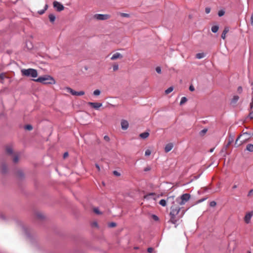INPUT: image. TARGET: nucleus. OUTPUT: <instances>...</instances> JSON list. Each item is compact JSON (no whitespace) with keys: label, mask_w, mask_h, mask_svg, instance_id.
Returning <instances> with one entry per match:
<instances>
[{"label":"nucleus","mask_w":253,"mask_h":253,"mask_svg":"<svg viewBox=\"0 0 253 253\" xmlns=\"http://www.w3.org/2000/svg\"><path fill=\"white\" fill-rule=\"evenodd\" d=\"M108 226L109 227H115L116 226V223L115 222H110L108 224Z\"/></svg>","instance_id":"obj_34"},{"label":"nucleus","mask_w":253,"mask_h":253,"mask_svg":"<svg viewBox=\"0 0 253 253\" xmlns=\"http://www.w3.org/2000/svg\"><path fill=\"white\" fill-rule=\"evenodd\" d=\"M53 5L57 11H61L64 9V6L61 3L57 1H54L53 3Z\"/></svg>","instance_id":"obj_10"},{"label":"nucleus","mask_w":253,"mask_h":253,"mask_svg":"<svg viewBox=\"0 0 253 253\" xmlns=\"http://www.w3.org/2000/svg\"><path fill=\"white\" fill-rule=\"evenodd\" d=\"M93 17L98 20H105L109 19L111 16L109 14H96L93 16Z\"/></svg>","instance_id":"obj_7"},{"label":"nucleus","mask_w":253,"mask_h":253,"mask_svg":"<svg viewBox=\"0 0 253 253\" xmlns=\"http://www.w3.org/2000/svg\"><path fill=\"white\" fill-rule=\"evenodd\" d=\"M47 7H48V5L47 4H46L45 5V8H44V9H43V10H41L40 11H39L38 12V13L40 14H42L44 13L45 11L47 9Z\"/></svg>","instance_id":"obj_31"},{"label":"nucleus","mask_w":253,"mask_h":253,"mask_svg":"<svg viewBox=\"0 0 253 253\" xmlns=\"http://www.w3.org/2000/svg\"><path fill=\"white\" fill-rule=\"evenodd\" d=\"M239 97L238 96H235L233 98V100L234 101H237L238 100Z\"/></svg>","instance_id":"obj_47"},{"label":"nucleus","mask_w":253,"mask_h":253,"mask_svg":"<svg viewBox=\"0 0 253 253\" xmlns=\"http://www.w3.org/2000/svg\"><path fill=\"white\" fill-rule=\"evenodd\" d=\"M87 104L89 105L92 108L95 109H98L100 107H101L102 106V104L101 103H98V102H89L87 103Z\"/></svg>","instance_id":"obj_11"},{"label":"nucleus","mask_w":253,"mask_h":253,"mask_svg":"<svg viewBox=\"0 0 253 253\" xmlns=\"http://www.w3.org/2000/svg\"><path fill=\"white\" fill-rule=\"evenodd\" d=\"M153 217H154V219L155 220H158V217L156 215H153Z\"/></svg>","instance_id":"obj_56"},{"label":"nucleus","mask_w":253,"mask_h":253,"mask_svg":"<svg viewBox=\"0 0 253 253\" xmlns=\"http://www.w3.org/2000/svg\"><path fill=\"white\" fill-rule=\"evenodd\" d=\"M63 89L66 90L67 92L70 93L73 95L81 96L85 94V92L84 91H76L69 87H65Z\"/></svg>","instance_id":"obj_6"},{"label":"nucleus","mask_w":253,"mask_h":253,"mask_svg":"<svg viewBox=\"0 0 253 253\" xmlns=\"http://www.w3.org/2000/svg\"><path fill=\"white\" fill-rule=\"evenodd\" d=\"M104 139L105 140L107 141H109V140H110V138L109 137L107 136V135H105L104 137Z\"/></svg>","instance_id":"obj_46"},{"label":"nucleus","mask_w":253,"mask_h":253,"mask_svg":"<svg viewBox=\"0 0 253 253\" xmlns=\"http://www.w3.org/2000/svg\"><path fill=\"white\" fill-rule=\"evenodd\" d=\"M248 253H251V252L250 251H248Z\"/></svg>","instance_id":"obj_59"},{"label":"nucleus","mask_w":253,"mask_h":253,"mask_svg":"<svg viewBox=\"0 0 253 253\" xmlns=\"http://www.w3.org/2000/svg\"><path fill=\"white\" fill-rule=\"evenodd\" d=\"M24 127L25 129L28 130H31L33 129V126L31 125H26Z\"/></svg>","instance_id":"obj_30"},{"label":"nucleus","mask_w":253,"mask_h":253,"mask_svg":"<svg viewBox=\"0 0 253 253\" xmlns=\"http://www.w3.org/2000/svg\"><path fill=\"white\" fill-rule=\"evenodd\" d=\"M93 211L96 214H101V213L99 211V210L98 209H97V208H94L93 209Z\"/></svg>","instance_id":"obj_40"},{"label":"nucleus","mask_w":253,"mask_h":253,"mask_svg":"<svg viewBox=\"0 0 253 253\" xmlns=\"http://www.w3.org/2000/svg\"><path fill=\"white\" fill-rule=\"evenodd\" d=\"M253 189L250 190L248 194V196H251L252 195V194H253Z\"/></svg>","instance_id":"obj_45"},{"label":"nucleus","mask_w":253,"mask_h":253,"mask_svg":"<svg viewBox=\"0 0 253 253\" xmlns=\"http://www.w3.org/2000/svg\"><path fill=\"white\" fill-rule=\"evenodd\" d=\"M211 11V8L210 7H206L205 9V12L207 14H208Z\"/></svg>","instance_id":"obj_43"},{"label":"nucleus","mask_w":253,"mask_h":253,"mask_svg":"<svg viewBox=\"0 0 253 253\" xmlns=\"http://www.w3.org/2000/svg\"><path fill=\"white\" fill-rule=\"evenodd\" d=\"M113 173H114V174L115 175H117V176H120V173L118 172L117 171H114Z\"/></svg>","instance_id":"obj_48"},{"label":"nucleus","mask_w":253,"mask_h":253,"mask_svg":"<svg viewBox=\"0 0 253 253\" xmlns=\"http://www.w3.org/2000/svg\"><path fill=\"white\" fill-rule=\"evenodd\" d=\"M173 90V87L172 86H170L169 87L167 90H165V93L166 94H168L171 92H172Z\"/></svg>","instance_id":"obj_26"},{"label":"nucleus","mask_w":253,"mask_h":253,"mask_svg":"<svg viewBox=\"0 0 253 253\" xmlns=\"http://www.w3.org/2000/svg\"><path fill=\"white\" fill-rule=\"evenodd\" d=\"M16 175L20 178H22L24 175L23 172L20 170L17 171Z\"/></svg>","instance_id":"obj_25"},{"label":"nucleus","mask_w":253,"mask_h":253,"mask_svg":"<svg viewBox=\"0 0 253 253\" xmlns=\"http://www.w3.org/2000/svg\"><path fill=\"white\" fill-rule=\"evenodd\" d=\"M242 91V88L241 87V86H239L238 88V91L239 92V93H241Z\"/></svg>","instance_id":"obj_51"},{"label":"nucleus","mask_w":253,"mask_h":253,"mask_svg":"<svg viewBox=\"0 0 253 253\" xmlns=\"http://www.w3.org/2000/svg\"><path fill=\"white\" fill-rule=\"evenodd\" d=\"M207 129H204L203 130H202L200 132V134L201 135V136H203L207 132Z\"/></svg>","instance_id":"obj_33"},{"label":"nucleus","mask_w":253,"mask_h":253,"mask_svg":"<svg viewBox=\"0 0 253 253\" xmlns=\"http://www.w3.org/2000/svg\"><path fill=\"white\" fill-rule=\"evenodd\" d=\"M216 203L215 201H211L210 204V206L211 207H215L216 206Z\"/></svg>","instance_id":"obj_39"},{"label":"nucleus","mask_w":253,"mask_h":253,"mask_svg":"<svg viewBox=\"0 0 253 253\" xmlns=\"http://www.w3.org/2000/svg\"><path fill=\"white\" fill-rule=\"evenodd\" d=\"M123 57V55L121 53L119 52H116L115 54H114L111 57V60H115L118 59H122Z\"/></svg>","instance_id":"obj_12"},{"label":"nucleus","mask_w":253,"mask_h":253,"mask_svg":"<svg viewBox=\"0 0 253 253\" xmlns=\"http://www.w3.org/2000/svg\"><path fill=\"white\" fill-rule=\"evenodd\" d=\"M187 101V99L185 97H182L181 99V101L180 102V104L182 105Z\"/></svg>","instance_id":"obj_28"},{"label":"nucleus","mask_w":253,"mask_h":253,"mask_svg":"<svg viewBox=\"0 0 253 253\" xmlns=\"http://www.w3.org/2000/svg\"><path fill=\"white\" fill-rule=\"evenodd\" d=\"M253 216V211H250L247 212L244 218V220L246 224H249L251 222V220Z\"/></svg>","instance_id":"obj_8"},{"label":"nucleus","mask_w":253,"mask_h":253,"mask_svg":"<svg viewBox=\"0 0 253 253\" xmlns=\"http://www.w3.org/2000/svg\"><path fill=\"white\" fill-rule=\"evenodd\" d=\"M251 22L252 25H253V13L252 14L251 17Z\"/></svg>","instance_id":"obj_49"},{"label":"nucleus","mask_w":253,"mask_h":253,"mask_svg":"<svg viewBox=\"0 0 253 253\" xmlns=\"http://www.w3.org/2000/svg\"><path fill=\"white\" fill-rule=\"evenodd\" d=\"M190 198V195L189 194H184L181 196L180 199H176V202L180 205H183Z\"/></svg>","instance_id":"obj_5"},{"label":"nucleus","mask_w":253,"mask_h":253,"mask_svg":"<svg viewBox=\"0 0 253 253\" xmlns=\"http://www.w3.org/2000/svg\"><path fill=\"white\" fill-rule=\"evenodd\" d=\"M5 150L7 154L12 156V161L14 163H17L19 162L20 156V153H13L12 148L10 146H7Z\"/></svg>","instance_id":"obj_3"},{"label":"nucleus","mask_w":253,"mask_h":253,"mask_svg":"<svg viewBox=\"0 0 253 253\" xmlns=\"http://www.w3.org/2000/svg\"><path fill=\"white\" fill-rule=\"evenodd\" d=\"M173 199V197H168L167 198V201L164 200V199H162L161 200H160V201L159 202V204L163 207H165L166 205H167V202H169L171 199Z\"/></svg>","instance_id":"obj_14"},{"label":"nucleus","mask_w":253,"mask_h":253,"mask_svg":"<svg viewBox=\"0 0 253 253\" xmlns=\"http://www.w3.org/2000/svg\"><path fill=\"white\" fill-rule=\"evenodd\" d=\"M229 32V28L227 27L224 28V30L221 34V38L223 39H225L226 38V35Z\"/></svg>","instance_id":"obj_18"},{"label":"nucleus","mask_w":253,"mask_h":253,"mask_svg":"<svg viewBox=\"0 0 253 253\" xmlns=\"http://www.w3.org/2000/svg\"><path fill=\"white\" fill-rule=\"evenodd\" d=\"M156 71L158 74L161 73V69L160 67H156Z\"/></svg>","instance_id":"obj_41"},{"label":"nucleus","mask_w":253,"mask_h":253,"mask_svg":"<svg viewBox=\"0 0 253 253\" xmlns=\"http://www.w3.org/2000/svg\"><path fill=\"white\" fill-rule=\"evenodd\" d=\"M154 251V249L153 248L150 247L147 249V252L149 253H152Z\"/></svg>","instance_id":"obj_42"},{"label":"nucleus","mask_w":253,"mask_h":253,"mask_svg":"<svg viewBox=\"0 0 253 253\" xmlns=\"http://www.w3.org/2000/svg\"><path fill=\"white\" fill-rule=\"evenodd\" d=\"M48 18L49 19L50 21L52 23L54 22L55 20V16L53 14H49L48 16Z\"/></svg>","instance_id":"obj_22"},{"label":"nucleus","mask_w":253,"mask_h":253,"mask_svg":"<svg viewBox=\"0 0 253 253\" xmlns=\"http://www.w3.org/2000/svg\"><path fill=\"white\" fill-rule=\"evenodd\" d=\"M225 12L223 10H220L218 11V15L219 16L221 17L224 14Z\"/></svg>","instance_id":"obj_38"},{"label":"nucleus","mask_w":253,"mask_h":253,"mask_svg":"<svg viewBox=\"0 0 253 253\" xmlns=\"http://www.w3.org/2000/svg\"><path fill=\"white\" fill-rule=\"evenodd\" d=\"M120 14L122 17H129V15L127 13H120Z\"/></svg>","instance_id":"obj_35"},{"label":"nucleus","mask_w":253,"mask_h":253,"mask_svg":"<svg viewBox=\"0 0 253 253\" xmlns=\"http://www.w3.org/2000/svg\"><path fill=\"white\" fill-rule=\"evenodd\" d=\"M36 82L42 83L43 84H55V81L54 79L50 76L45 75L43 77H40L37 79L33 80Z\"/></svg>","instance_id":"obj_2"},{"label":"nucleus","mask_w":253,"mask_h":253,"mask_svg":"<svg viewBox=\"0 0 253 253\" xmlns=\"http://www.w3.org/2000/svg\"><path fill=\"white\" fill-rule=\"evenodd\" d=\"M35 217H36V218H37L38 219H42L43 218L44 215L42 214V213H41L40 212H37L35 213Z\"/></svg>","instance_id":"obj_19"},{"label":"nucleus","mask_w":253,"mask_h":253,"mask_svg":"<svg viewBox=\"0 0 253 253\" xmlns=\"http://www.w3.org/2000/svg\"><path fill=\"white\" fill-rule=\"evenodd\" d=\"M100 93L101 91L99 89H96L93 92V95L95 96H98L100 94Z\"/></svg>","instance_id":"obj_29"},{"label":"nucleus","mask_w":253,"mask_h":253,"mask_svg":"<svg viewBox=\"0 0 253 253\" xmlns=\"http://www.w3.org/2000/svg\"><path fill=\"white\" fill-rule=\"evenodd\" d=\"M247 134L246 133H244L242 135H240L239 136H238V137L237 138L236 141H235V145L236 147H239L240 146H241L242 144L244 143H245V140H241L242 137L246 135Z\"/></svg>","instance_id":"obj_9"},{"label":"nucleus","mask_w":253,"mask_h":253,"mask_svg":"<svg viewBox=\"0 0 253 253\" xmlns=\"http://www.w3.org/2000/svg\"><path fill=\"white\" fill-rule=\"evenodd\" d=\"M219 27L217 26H213L211 27V31L213 33H216L218 30Z\"/></svg>","instance_id":"obj_27"},{"label":"nucleus","mask_w":253,"mask_h":253,"mask_svg":"<svg viewBox=\"0 0 253 253\" xmlns=\"http://www.w3.org/2000/svg\"><path fill=\"white\" fill-rule=\"evenodd\" d=\"M250 117L251 119H253V111L250 114Z\"/></svg>","instance_id":"obj_53"},{"label":"nucleus","mask_w":253,"mask_h":253,"mask_svg":"<svg viewBox=\"0 0 253 253\" xmlns=\"http://www.w3.org/2000/svg\"><path fill=\"white\" fill-rule=\"evenodd\" d=\"M151 151L150 150H146L145 152V155L146 156H148L151 155Z\"/></svg>","instance_id":"obj_36"},{"label":"nucleus","mask_w":253,"mask_h":253,"mask_svg":"<svg viewBox=\"0 0 253 253\" xmlns=\"http://www.w3.org/2000/svg\"><path fill=\"white\" fill-rule=\"evenodd\" d=\"M95 167L97 168L98 171H100V167H99V165L97 164H95Z\"/></svg>","instance_id":"obj_52"},{"label":"nucleus","mask_w":253,"mask_h":253,"mask_svg":"<svg viewBox=\"0 0 253 253\" xmlns=\"http://www.w3.org/2000/svg\"><path fill=\"white\" fill-rule=\"evenodd\" d=\"M113 69L114 71H117L119 69V66L118 64H115L113 66Z\"/></svg>","instance_id":"obj_32"},{"label":"nucleus","mask_w":253,"mask_h":253,"mask_svg":"<svg viewBox=\"0 0 253 253\" xmlns=\"http://www.w3.org/2000/svg\"><path fill=\"white\" fill-rule=\"evenodd\" d=\"M149 135V133L147 132H144L143 133H142L140 134L139 136L141 138L143 139H145L147 138Z\"/></svg>","instance_id":"obj_20"},{"label":"nucleus","mask_w":253,"mask_h":253,"mask_svg":"<svg viewBox=\"0 0 253 253\" xmlns=\"http://www.w3.org/2000/svg\"><path fill=\"white\" fill-rule=\"evenodd\" d=\"M205 57V54L204 53H199L196 55V57L197 59H201Z\"/></svg>","instance_id":"obj_24"},{"label":"nucleus","mask_w":253,"mask_h":253,"mask_svg":"<svg viewBox=\"0 0 253 253\" xmlns=\"http://www.w3.org/2000/svg\"><path fill=\"white\" fill-rule=\"evenodd\" d=\"M181 208L179 206L176 204H173L170 208V222L173 224H175L177 221V219L176 218V216L178 214L180 211Z\"/></svg>","instance_id":"obj_1"},{"label":"nucleus","mask_w":253,"mask_h":253,"mask_svg":"<svg viewBox=\"0 0 253 253\" xmlns=\"http://www.w3.org/2000/svg\"><path fill=\"white\" fill-rule=\"evenodd\" d=\"M121 126L122 129H126L128 126V123L126 121L123 120L121 122Z\"/></svg>","instance_id":"obj_17"},{"label":"nucleus","mask_w":253,"mask_h":253,"mask_svg":"<svg viewBox=\"0 0 253 253\" xmlns=\"http://www.w3.org/2000/svg\"><path fill=\"white\" fill-rule=\"evenodd\" d=\"M91 226L94 227H98V223L96 221H93L91 223Z\"/></svg>","instance_id":"obj_37"},{"label":"nucleus","mask_w":253,"mask_h":253,"mask_svg":"<svg viewBox=\"0 0 253 253\" xmlns=\"http://www.w3.org/2000/svg\"><path fill=\"white\" fill-rule=\"evenodd\" d=\"M213 150H214V148H211V149H210V152H212L213 151Z\"/></svg>","instance_id":"obj_58"},{"label":"nucleus","mask_w":253,"mask_h":253,"mask_svg":"<svg viewBox=\"0 0 253 253\" xmlns=\"http://www.w3.org/2000/svg\"><path fill=\"white\" fill-rule=\"evenodd\" d=\"M184 211H182L181 212V215L180 216H179V217H178V219L180 218V217H181L183 216V215L184 214Z\"/></svg>","instance_id":"obj_54"},{"label":"nucleus","mask_w":253,"mask_h":253,"mask_svg":"<svg viewBox=\"0 0 253 253\" xmlns=\"http://www.w3.org/2000/svg\"><path fill=\"white\" fill-rule=\"evenodd\" d=\"M144 198L148 200L150 198H153L154 200L156 199V194L154 193H151L144 196Z\"/></svg>","instance_id":"obj_15"},{"label":"nucleus","mask_w":253,"mask_h":253,"mask_svg":"<svg viewBox=\"0 0 253 253\" xmlns=\"http://www.w3.org/2000/svg\"><path fill=\"white\" fill-rule=\"evenodd\" d=\"M246 149L250 152H253V144H249L247 145Z\"/></svg>","instance_id":"obj_23"},{"label":"nucleus","mask_w":253,"mask_h":253,"mask_svg":"<svg viewBox=\"0 0 253 253\" xmlns=\"http://www.w3.org/2000/svg\"><path fill=\"white\" fill-rule=\"evenodd\" d=\"M173 147V145L171 143L167 144L165 148V151L166 153L169 152Z\"/></svg>","instance_id":"obj_13"},{"label":"nucleus","mask_w":253,"mask_h":253,"mask_svg":"<svg viewBox=\"0 0 253 253\" xmlns=\"http://www.w3.org/2000/svg\"><path fill=\"white\" fill-rule=\"evenodd\" d=\"M68 156V152H65L64 153V155H63V158L65 159L66 158V157H67Z\"/></svg>","instance_id":"obj_50"},{"label":"nucleus","mask_w":253,"mask_h":253,"mask_svg":"<svg viewBox=\"0 0 253 253\" xmlns=\"http://www.w3.org/2000/svg\"><path fill=\"white\" fill-rule=\"evenodd\" d=\"M245 135L242 137V138L241 140H244L245 143L247 141L248 138L244 137Z\"/></svg>","instance_id":"obj_55"},{"label":"nucleus","mask_w":253,"mask_h":253,"mask_svg":"<svg viewBox=\"0 0 253 253\" xmlns=\"http://www.w3.org/2000/svg\"><path fill=\"white\" fill-rule=\"evenodd\" d=\"M189 90L191 91H193L195 90V88L193 85H190L189 86Z\"/></svg>","instance_id":"obj_44"},{"label":"nucleus","mask_w":253,"mask_h":253,"mask_svg":"<svg viewBox=\"0 0 253 253\" xmlns=\"http://www.w3.org/2000/svg\"><path fill=\"white\" fill-rule=\"evenodd\" d=\"M6 78L5 73H2L0 74V83H3V80Z\"/></svg>","instance_id":"obj_21"},{"label":"nucleus","mask_w":253,"mask_h":253,"mask_svg":"<svg viewBox=\"0 0 253 253\" xmlns=\"http://www.w3.org/2000/svg\"><path fill=\"white\" fill-rule=\"evenodd\" d=\"M237 187V185H234L232 187V188H233V189H236Z\"/></svg>","instance_id":"obj_57"},{"label":"nucleus","mask_w":253,"mask_h":253,"mask_svg":"<svg viewBox=\"0 0 253 253\" xmlns=\"http://www.w3.org/2000/svg\"><path fill=\"white\" fill-rule=\"evenodd\" d=\"M21 73L23 76L36 78L38 77V72L36 70L29 68L28 69H22Z\"/></svg>","instance_id":"obj_4"},{"label":"nucleus","mask_w":253,"mask_h":253,"mask_svg":"<svg viewBox=\"0 0 253 253\" xmlns=\"http://www.w3.org/2000/svg\"><path fill=\"white\" fill-rule=\"evenodd\" d=\"M0 169L1 172L3 173H6L7 171V168L6 165L2 163L0 166Z\"/></svg>","instance_id":"obj_16"}]
</instances>
